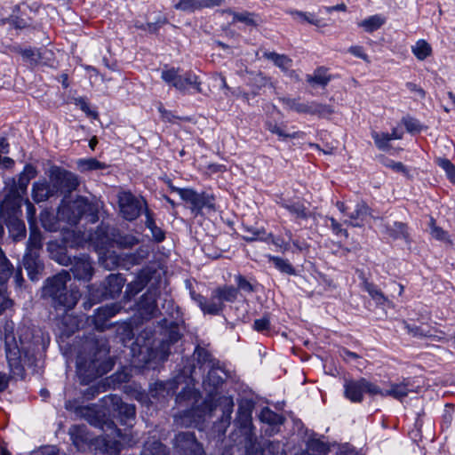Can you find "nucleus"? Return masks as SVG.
I'll return each instance as SVG.
<instances>
[{"mask_svg": "<svg viewBox=\"0 0 455 455\" xmlns=\"http://www.w3.org/2000/svg\"><path fill=\"white\" fill-rule=\"evenodd\" d=\"M57 218L71 226H76L84 219L86 223H96L99 220V207L84 196H77L74 201L62 199L58 207Z\"/></svg>", "mask_w": 455, "mask_h": 455, "instance_id": "1", "label": "nucleus"}, {"mask_svg": "<svg viewBox=\"0 0 455 455\" xmlns=\"http://www.w3.org/2000/svg\"><path fill=\"white\" fill-rule=\"evenodd\" d=\"M14 323L12 321H6L4 326V341L6 360L11 371L14 375L21 376L24 371L23 355L24 340L20 337L19 341L13 332Z\"/></svg>", "mask_w": 455, "mask_h": 455, "instance_id": "2", "label": "nucleus"}, {"mask_svg": "<svg viewBox=\"0 0 455 455\" xmlns=\"http://www.w3.org/2000/svg\"><path fill=\"white\" fill-rule=\"evenodd\" d=\"M238 291L234 286L224 285L213 290L209 300L203 295L191 292L204 313H219L226 310V304L232 303L237 299Z\"/></svg>", "mask_w": 455, "mask_h": 455, "instance_id": "3", "label": "nucleus"}, {"mask_svg": "<svg viewBox=\"0 0 455 455\" xmlns=\"http://www.w3.org/2000/svg\"><path fill=\"white\" fill-rule=\"evenodd\" d=\"M49 181L52 184V191L57 196H63V199L68 198L79 186L76 174L58 166L51 169Z\"/></svg>", "mask_w": 455, "mask_h": 455, "instance_id": "4", "label": "nucleus"}, {"mask_svg": "<svg viewBox=\"0 0 455 455\" xmlns=\"http://www.w3.org/2000/svg\"><path fill=\"white\" fill-rule=\"evenodd\" d=\"M118 205L124 219L129 221L135 220L147 207L143 197H137L130 191L118 194Z\"/></svg>", "mask_w": 455, "mask_h": 455, "instance_id": "5", "label": "nucleus"}, {"mask_svg": "<svg viewBox=\"0 0 455 455\" xmlns=\"http://www.w3.org/2000/svg\"><path fill=\"white\" fill-rule=\"evenodd\" d=\"M5 186L8 188V193L0 204L1 217L3 219H8V217L21 216L22 196H20V193L16 189L17 186L15 179H9L5 181Z\"/></svg>", "mask_w": 455, "mask_h": 455, "instance_id": "6", "label": "nucleus"}, {"mask_svg": "<svg viewBox=\"0 0 455 455\" xmlns=\"http://www.w3.org/2000/svg\"><path fill=\"white\" fill-rule=\"evenodd\" d=\"M178 192L182 200L191 204V212L196 216L201 214L203 208L214 210V197L207 193H197L191 188H178L172 187Z\"/></svg>", "mask_w": 455, "mask_h": 455, "instance_id": "7", "label": "nucleus"}, {"mask_svg": "<svg viewBox=\"0 0 455 455\" xmlns=\"http://www.w3.org/2000/svg\"><path fill=\"white\" fill-rule=\"evenodd\" d=\"M69 266V274L71 273L74 279L79 282L88 283L92 280L94 275L92 260L86 253H80L77 256H73V260Z\"/></svg>", "mask_w": 455, "mask_h": 455, "instance_id": "8", "label": "nucleus"}, {"mask_svg": "<svg viewBox=\"0 0 455 455\" xmlns=\"http://www.w3.org/2000/svg\"><path fill=\"white\" fill-rule=\"evenodd\" d=\"M164 302L168 304V307L164 309V306H163L164 311L162 312V309L158 307L156 292L148 291L141 295L134 306L129 307L128 309L136 310L137 313H173V309L171 308L172 307V301L164 299Z\"/></svg>", "mask_w": 455, "mask_h": 455, "instance_id": "9", "label": "nucleus"}, {"mask_svg": "<svg viewBox=\"0 0 455 455\" xmlns=\"http://www.w3.org/2000/svg\"><path fill=\"white\" fill-rule=\"evenodd\" d=\"M70 280L69 272L62 270L52 277H48L42 288V296L50 298L52 300L57 297L67 287Z\"/></svg>", "mask_w": 455, "mask_h": 455, "instance_id": "10", "label": "nucleus"}, {"mask_svg": "<svg viewBox=\"0 0 455 455\" xmlns=\"http://www.w3.org/2000/svg\"><path fill=\"white\" fill-rule=\"evenodd\" d=\"M175 448L182 455H204L201 444L196 441L193 433H180L175 436Z\"/></svg>", "mask_w": 455, "mask_h": 455, "instance_id": "11", "label": "nucleus"}, {"mask_svg": "<svg viewBox=\"0 0 455 455\" xmlns=\"http://www.w3.org/2000/svg\"><path fill=\"white\" fill-rule=\"evenodd\" d=\"M21 263L31 281H38L43 276L44 264L40 253L25 251Z\"/></svg>", "mask_w": 455, "mask_h": 455, "instance_id": "12", "label": "nucleus"}, {"mask_svg": "<svg viewBox=\"0 0 455 455\" xmlns=\"http://www.w3.org/2000/svg\"><path fill=\"white\" fill-rule=\"evenodd\" d=\"M125 279L121 274H110L107 276L103 283L99 286V294L103 299H115L122 291Z\"/></svg>", "mask_w": 455, "mask_h": 455, "instance_id": "13", "label": "nucleus"}, {"mask_svg": "<svg viewBox=\"0 0 455 455\" xmlns=\"http://www.w3.org/2000/svg\"><path fill=\"white\" fill-rule=\"evenodd\" d=\"M80 297L81 293L79 290H68V287H66L64 291L52 300V303L56 310H64L68 312L74 308Z\"/></svg>", "mask_w": 455, "mask_h": 455, "instance_id": "14", "label": "nucleus"}, {"mask_svg": "<svg viewBox=\"0 0 455 455\" xmlns=\"http://www.w3.org/2000/svg\"><path fill=\"white\" fill-rule=\"evenodd\" d=\"M106 404L109 405L113 411H116L121 419L125 422L132 420L135 418L134 405L124 403L116 395H110L107 396Z\"/></svg>", "mask_w": 455, "mask_h": 455, "instance_id": "15", "label": "nucleus"}, {"mask_svg": "<svg viewBox=\"0 0 455 455\" xmlns=\"http://www.w3.org/2000/svg\"><path fill=\"white\" fill-rule=\"evenodd\" d=\"M360 279L362 280V288L368 292L376 304L387 306L384 309L393 308L392 302L384 295L382 291L376 284L369 282L362 272L360 273Z\"/></svg>", "mask_w": 455, "mask_h": 455, "instance_id": "16", "label": "nucleus"}, {"mask_svg": "<svg viewBox=\"0 0 455 455\" xmlns=\"http://www.w3.org/2000/svg\"><path fill=\"white\" fill-rule=\"evenodd\" d=\"M151 275L148 270H140L135 279L126 286L124 299L130 301L132 297L137 295L148 283Z\"/></svg>", "mask_w": 455, "mask_h": 455, "instance_id": "17", "label": "nucleus"}, {"mask_svg": "<svg viewBox=\"0 0 455 455\" xmlns=\"http://www.w3.org/2000/svg\"><path fill=\"white\" fill-rule=\"evenodd\" d=\"M77 368L80 372L84 371L88 377L94 378L106 373L108 371V363L100 362L98 358L92 359L89 363L83 362V359L79 357L77 359Z\"/></svg>", "mask_w": 455, "mask_h": 455, "instance_id": "18", "label": "nucleus"}, {"mask_svg": "<svg viewBox=\"0 0 455 455\" xmlns=\"http://www.w3.org/2000/svg\"><path fill=\"white\" fill-rule=\"evenodd\" d=\"M31 196L34 202L36 204L45 202L52 197L57 196L55 192L52 189V184L50 181L46 180L34 182Z\"/></svg>", "mask_w": 455, "mask_h": 455, "instance_id": "19", "label": "nucleus"}, {"mask_svg": "<svg viewBox=\"0 0 455 455\" xmlns=\"http://www.w3.org/2000/svg\"><path fill=\"white\" fill-rule=\"evenodd\" d=\"M364 388L363 379L358 380L347 379L344 383V395L352 403L363 401Z\"/></svg>", "mask_w": 455, "mask_h": 455, "instance_id": "20", "label": "nucleus"}, {"mask_svg": "<svg viewBox=\"0 0 455 455\" xmlns=\"http://www.w3.org/2000/svg\"><path fill=\"white\" fill-rule=\"evenodd\" d=\"M225 12L232 15L233 24L236 22H241L248 27L257 28L262 23V20L260 19L259 15L255 12H251L248 11L237 12L233 11L232 9H227Z\"/></svg>", "mask_w": 455, "mask_h": 455, "instance_id": "21", "label": "nucleus"}, {"mask_svg": "<svg viewBox=\"0 0 455 455\" xmlns=\"http://www.w3.org/2000/svg\"><path fill=\"white\" fill-rule=\"evenodd\" d=\"M11 236L14 241H20L26 236V227L20 216L4 219Z\"/></svg>", "mask_w": 455, "mask_h": 455, "instance_id": "22", "label": "nucleus"}, {"mask_svg": "<svg viewBox=\"0 0 455 455\" xmlns=\"http://www.w3.org/2000/svg\"><path fill=\"white\" fill-rule=\"evenodd\" d=\"M278 204L298 219L307 220L309 217L307 209L300 202L281 199Z\"/></svg>", "mask_w": 455, "mask_h": 455, "instance_id": "23", "label": "nucleus"}, {"mask_svg": "<svg viewBox=\"0 0 455 455\" xmlns=\"http://www.w3.org/2000/svg\"><path fill=\"white\" fill-rule=\"evenodd\" d=\"M48 250L50 252V257L54 261L62 266H69L71 261L73 260V257L68 255V250L64 246H60L59 244H49Z\"/></svg>", "mask_w": 455, "mask_h": 455, "instance_id": "24", "label": "nucleus"}, {"mask_svg": "<svg viewBox=\"0 0 455 455\" xmlns=\"http://www.w3.org/2000/svg\"><path fill=\"white\" fill-rule=\"evenodd\" d=\"M30 233L27 242L26 252H37L43 248V235L36 225L29 226Z\"/></svg>", "mask_w": 455, "mask_h": 455, "instance_id": "25", "label": "nucleus"}, {"mask_svg": "<svg viewBox=\"0 0 455 455\" xmlns=\"http://www.w3.org/2000/svg\"><path fill=\"white\" fill-rule=\"evenodd\" d=\"M36 175V168L31 164H26L24 170L20 173L18 182H16L17 191L23 196L27 192L28 186L31 179Z\"/></svg>", "mask_w": 455, "mask_h": 455, "instance_id": "26", "label": "nucleus"}, {"mask_svg": "<svg viewBox=\"0 0 455 455\" xmlns=\"http://www.w3.org/2000/svg\"><path fill=\"white\" fill-rule=\"evenodd\" d=\"M334 113L332 106L322 104L317 101L308 102L307 114L317 116L321 118H327Z\"/></svg>", "mask_w": 455, "mask_h": 455, "instance_id": "27", "label": "nucleus"}, {"mask_svg": "<svg viewBox=\"0 0 455 455\" xmlns=\"http://www.w3.org/2000/svg\"><path fill=\"white\" fill-rule=\"evenodd\" d=\"M117 229L111 227L109 224L101 222L95 230V238L101 243L113 242Z\"/></svg>", "mask_w": 455, "mask_h": 455, "instance_id": "28", "label": "nucleus"}, {"mask_svg": "<svg viewBox=\"0 0 455 455\" xmlns=\"http://www.w3.org/2000/svg\"><path fill=\"white\" fill-rule=\"evenodd\" d=\"M195 411H185L184 413L175 417V423L179 427H189L192 426H196L199 423L200 419L202 417V411L197 415V418L195 416Z\"/></svg>", "mask_w": 455, "mask_h": 455, "instance_id": "29", "label": "nucleus"}, {"mask_svg": "<svg viewBox=\"0 0 455 455\" xmlns=\"http://www.w3.org/2000/svg\"><path fill=\"white\" fill-rule=\"evenodd\" d=\"M88 296L84 299L83 308L85 311L91 310L92 307L103 300L102 297L99 294L100 289L96 288L95 284L88 286Z\"/></svg>", "mask_w": 455, "mask_h": 455, "instance_id": "30", "label": "nucleus"}, {"mask_svg": "<svg viewBox=\"0 0 455 455\" xmlns=\"http://www.w3.org/2000/svg\"><path fill=\"white\" fill-rule=\"evenodd\" d=\"M411 391L408 382L393 383L390 388L386 390V396L389 395L395 399L402 400Z\"/></svg>", "mask_w": 455, "mask_h": 455, "instance_id": "31", "label": "nucleus"}, {"mask_svg": "<svg viewBox=\"0 0 455 455\" xmlns=\"http://www.w3.org/2000/svg\"><path fill=\"white\" fill-rule=\"evenodd\" d=\"M263 57L271 60L276 67L282 69H288L291 66V60L284 54L275 52H264Z\"/></svg>", "mask_w": 455, "mask_h": 455, "instance_id": "32", "label": "nucleus"}, {"mask_svg": "<svg viewBox=\"0 0 455 455\" xmlns=\"http://www.w3.org/2000/svg\"><path fill=\"white\" fill-rule=\"evenodd\" d=\"M180 80L181 84H183V88L179 89L178 91L185 93L189 88H193L196 90V92H201V83L196 74L192 72H187L184 76L180 75Z\"/></svg>", "mask_w": 455, "mask_h": 455, "instance_id": "33", "label": "nucleus"}, {"mask_svg": "<svg viewBox=\"0 0 455 455\" xmlns=\"http://www.w3.org/2000/svg\"><path fill=\"white\" fill-rule=\"evenodd\" d=\"M124 443L128 445L134 444L137 440L132 441V440H125L124 436L122 437V441H112V440H107L102 439V443L104 445V451L108 455H118L121 450V443Z\"/></svg>", "mask_w": 455, "mask_h": 455, "instance_id": "34", "label": "nucleus"}, {"mask_svg": "<svg viewBox=\"0 0 455 455\" xmlns=\"http://www.w3.org/2000/svg\"><path fill=\"white\" fill-rule=\"evenodd\" d=\"M411 52L419 60H424L432 54V48L427 41L420 39L411 46Z\"/></svg>", "mask_w": 455, "mask_h": 455, "instance_id": "35", "label": "nucleus"}, {"mask_svg": "<svg viewBox=\"0 0 455 455\" xmlns=\"http://www.w3.org/2000/svg\"><path fill=\"white\" fill-rule=\"evenodd\" d=\"M161 77L166 84L172 85L177 90L183 88L180 75H179L178 70L175 68L164 69Z\"/></svg>", "mask_w": 455, "mask_h": 455, "instance_id": "36", "label": "nucleus"}, {"mask_svg": "<svg viewBox=\"0 0 455 455\" xmlns=\"http://www.w3.org/2000/svg\"><path fill=\"white\" fill-rule=\"evenodd\" d=\"M112 315H91L87 317L86 322L93 324L94 328L98 331H104L110 327L109 316Z\"/></svg>", "mask_w": 455, "mask_h": 455, "instance_id": "37", "label": "nucleus"}, {"mask_svg": "<svg viewBox=\"0 0 455 455\" xmlns=\"http://www.w3.org/2000/svg\"><path fill=\"white\" fill-rule=\"evenodd\" d=\"M269 80L262 73H251L248 84L252 87L253 95H257L259 92L268 84Z\"/></svg>", "mask_w": 455, "mask_h": 455, "instance_id": "38", "label": "nucleus"}, {"mask_svg": "<svg viewBox=\"0 0 455 455\" xmlns=\"http://www.w3.org/2000/svg\"><path fill=\"white\" fill-rule=\"evenodd\" d=\"M385 23V19L379 15H372L362 20L358 25L366 32L371 33L379 29Z\"/></svg>", "mask_w": 455, "mask_h": 455, "instance_id": "39", "label": "nucleus"}, {"mask_svg": "<svg viewBox=\"0 0 455 455\" xmlns=\"http://www.w3.org/2000/svg\"><path fill=\"white\" fill-rule=\"evenodd\" d=\"M114 237L113 242L122 248H131L139 243V239L135 235L122 234L118 230Z\"/></svg>", "mask_w": 455, "mask_h": 455, "instance_id": "40", "label": "nucleus"}, {"mask_svg": "<svg viewBox=\"0 0 455 455\" xmlns=\"http://www.w3.org/2000/svg\"><path fill=\"white\" fill-rule=\"evenodd\" d=\"M387 233L394 239L408 238L407 226L403 222H395L392 226H386Z\"/></svg>", "mask_w": 455, "mask_h": 455, "instance_id": "41", "label": "nucleus"}, {"mask_svg": "<svg viewBox=\"0 0 455 455\" xmlns=\"http://www.w3.org/2000/svg\"><path fill=\"white\" fill-rule=\"evenodd\" d=\"M331 81V76L326 74V69L318 68L313 76H307V82L309 84H316L323 87L326 86Z\"/></svg>", "mask_w": 455, "mask_h": 455, "instance_id": "42", "label": "nucleus"}, {"mask_svg": "<svg viewBox=\"0 0 455 455\" xmlns=\"http://www.w3.org/2000/svg\"><path fill=\"white\" fill-rule=\"evenodd\" d=\"M40 220L44 228L49 232H56L60 228V220H59L57 217L55 218L49 212H42Z\"/></svg>", "mask_w": 455, "mask_h": 455, "instance_id": "43", "label": "nucleus"}, {"mask_svg": "<svg viewBox=\"0 0 455 455\" xmlns=\"http://www.w3.org/2000/svg\"><path fill=\"white\" fill-rule=\"evenodd\" d=\"M76 412L92 425L96 424L98 421V411L94 405L81 406L77 409Z\"/></svg>", "mask_w": 455, "mask_h": 455, "instance_id": "44", "label": "nucleus"}, {"mask_svg": "<svg viewBox=\"0 0 455 455\" xmlns=\"http://www.w3.org/2000/svg\"><path fill=\"white\" fill-rule=\"evenodd\" d=\"M78 166L82 172L103 170L108 167L105 163L100 162L96 158L81 159L78 162Z\"/></svg>", "mask_w": 455, "mask_h": 455, "instance_id": "45", "label": "nucleus"}, {"mask_svg": "<svg viewBox=\"0 0 455 455\" xmlns=\"http://www.w3.org/2000/svg\"><path fill=\"white\" fill-rule=\"evenodd\" d=\"M173 7L185 12H194L196 10L203 9L201 0H179Z\"/></svg>", "mask_w": 455, "mask_h": 455, "instance_id": "46", "label": "nucleus"}, {"mask_svg": "<svg viewBox=\"0 0 455 455\" xmlns=\"http://www.w3.org/2000/svg\"><path fill=\"white\" fill-rule=\"evenodd\" d=\"M142 455H168L164 445L160 442L155 441L152 443H147L143 449Z\"/></svg>", "mask_w": 455, "mask_h": 455, "instance_id": "47", "label": "nucleus"}, {"mask_svg": "<svg viewBox=\"0 0 455 455\" xmlns=\"http://www.w3.org/2000/svg\"><path fill=\"white\" fill-rule=\"evenodd\" d=\"M269 260L275 265V267L283 273L292 275L294 274V268L291 264L287 260L276 256H269Z\"/></svg>", "mask_w": 455, "mask_h": 455, "instance_id": "48", "label": "nucleus"}, {"mask_svg": "<svg viewBox=\"0 0 455 455\" xmlns=\"http://www.w3.org/2000/svg\"><path fill=\"white\" fill-rule=\"evenodd\" d=\"M245 230L247 231L248 235H243V239L247 242H253L257 240H267V233L264 228H249L245 227Z\"/></svg>", "mask_w": 455, "mask_h": 455, "instance_id": "49", "label": "nucleus"}, {"mask_svg": "<svg viewBox=\"0 0 455 455\" xmlns=\"http://www.w3.org/2000/svg\"><path fill=\"white\" fill-rule=\"evenodd\" d=\"M369 207L364 202L357 203L355 210L348 214L351 220H363L367 215H369Z\"/></svg>", "mask_w": 455, "mask_h": 455, "instance_id": "50", "label": "nucleus"}, {"mask_svg": "<svg viewBox=\"0 0 455 455\" xmlns=\"http://www.w3.org/2000/svg\"><path fill=\"white\" fill-rule=\"evenodd\" d=\"M403 124L409 132H420L423 129L427 128L418 119L409 116L403 118Z\"/></svg>", "mask_w": 455, "mask_h": 455, "instance_id": "51", "label": "nucleus"}, {"mask_svg": "<svg viewBox=\"0 0 455 455\" xmlns=\"http://www.w3.org/2000/svg\"><path fill=\"white\" fill-rule=\"evenodd\" d=\"M372 139L379 149L386 150L389 148L388 142L390 141L389 133H379L376 132H372L371 133Z\"/></svg>", "mask_w": 455, "mask_h": 455, "instance_id": "52", "label": "nucleus"}, {"mask_svg": "<svg viewBox=\"0 0 455 455\" xmlns=\"http://www.w3.org/2000/svg\"><path fill=\"white\" fill-rule=\"evenodd\" d=\"M437 163L438 165L445 171L449 180L452 183H455V165L446 158H439Z\"/></svg>", "mask_w": 455, "mask_h": 455, "instance_id": "53", "label": "nucleus"}, {"mask_svg": "<svg viewBox=\"0 0 455 455\" xmlns=\"http://www.w3.org/2000/svg\"><path fill=\"white\" fill-rule=\"evenodd\" d=\"M17 52L20 53L23 60L26 61H29L31 65H36L37 64V56H38V49H21L19 48L17 50Z\"/></svg>", "mask_w": 455, "mask_h": 455, "instance_id": "54", "label": "nucleus"}, {"mask_svg": "<svg viewBox=\"0 0 455 455\" xmlns=\"http://www.w3.org/2000/svg\"><path fill=\"white\" fill-rule=\"evenodd\" d=\"M265 126H266L267 130H268L270 132L278 135L280 138H282L283 140L287 139V138H291V139L297 138V132H294L292 134L286 133L276 124L272 123L270 121L267 122Z\"/></svg>", "mask_w": 455, "mask_h": 455, "instance_id": "55", "label": "nucleus"}, {"mask_svg": "<svg viewBox=\"0 0 455 455\" xmlns=\"http://www.w3.org/2000/svg\"><path fill=\"white\" fill-rule=\"evenodd\" d=\"M53 52L46 48L38 49L37 64L52 66Z\"/></svg>", "mask_w": 455, "mask_h": 455, "instance_id": "56", "label": "nucleus"}, {"mask_svg": "<svg viewBox=\"0 0 455 455\" xmlns=\"http://www.w3.org/2000/svg\"><path fill=\"white\" fill-rule=\"evenodd\" d=\"M259 418L263 422L268 424H277L281 421V417L267 408L261 411Z\"/></svg>", "mask_w": 455, "mask_h": 455, "instance_id": "57", "label": "nucleus"}, {"mask_svg": "<svg viewBox=\"0 0 455 455\" xmlns=\"http://www.w3.org/2000/svg\"><path fill=\"white\" fill-rule=\"evenodd\" d=\"M84 432V427H73L69 431L72 440H73V443L77 447L80 445V443H82L87 440L83 435Z\"/></svg>", "mask_w": 455, "mask_h": 455, "instance_id": "58", "label": "nucleus"}, {"mask_svg": "<svg viewBox=\"0 0 455 455\" xmlns=\"http://www.w3.org/2000/svg\"><path fill=\"white\" fill-rule=\"evenodd\" d=\"M235 279L237 284V291L241 290L245 292L254 291L253 285L243 275H238L235 277Z\"/></svg>", "mask_w": 455, "mask_h": 455, "instance_id": "59", "label": "nucleus"}, {"mask_svg": "<svg viewBox=\"0 0 455 455\" xmlns=\"http://www.w3.org/2000/svg\"><path fill=\"white\" fill-rule=\"evenodd\" d=\"M363 385L364 393H368L371 395H380L381 396H386V390H381L378 386L367 381L365 379H363Z\"/></svg>", "mask_w": 455, "mask_h": 455, "instance_id": "60", "label": "nucleus"}, {"mask_svg": "<svg viewBox=\"0 0 455 455\" xmlns=\"http://www.w3.org/2000/svg\"><path fill=\"white\" fill-rule=\"evenodd\" d=\"M76 105L80 108V109L86 114L88 116H92L93 118L98 117V113L96 111H92L90 107L86 101V100L83 97L76 98L75 100Z\"/></svg>", "mask_w": 455, "mask_h": 455, "instance_id": "61", "label": "nucleus"}, {"mask_svg": "<svg viewBox=\"0 0 455 455\" xmlns=\"http://www.w3.org/2000/svg\"><path fill=\"white\" fill-rule=\"evenodd\" d=\"M408 331L414 336H432L431 331L427 330L425 326H411L406 324Z\"/></svg>", "mask_w": 455, "mask_h": 455, "instance_id": "62", "label": "nucleus"}, {"mask_svg": "<svg viewBox=\"0 0 455 455\" xmlns=\"http://www.w3.org/2000/svg\"><path fill=\"white\" fill-rule=\"evenodd\" d=\"M270 322L268 317L263 316L254 322L253 327L258 331H262L269 329Z\"/></svg>", "mask_w": 455, "mask_h": 455, "instance_id": "63", "label": "nucleus"}, {"mask_svg": "<svg viewBox=\"0 0 455 455\" xmlns=\"http://www.w3.org/2000/svg\"><path fill=\"white\" fill-rule=\"evenodd\" d=\"M152 235V238L156 243H161L165 239L164 231L159 227H153L149 229Z\"/></svg>", "mask_w": 455, "mask_h": 455, "instance_id": "64", "label": "nucleus"}]
</instances>
